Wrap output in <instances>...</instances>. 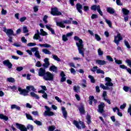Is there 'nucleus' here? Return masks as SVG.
<instances>
[{
    "label": "nucleus",
    "instance_id": "1",
    "mask_svg": "<svg viewBox=\"0 0 131 131\" xmlns=\"http://www.w3.org/2000/svg\"><path fill=\"white\" fill-rule=\"evenodd\" d=\"M74 39L76 40V46L78 47V50L79 51V53L82 56V57H84V51L85 49L83 48V43L82 40L81 39L79 38V37H77V36H75L74 38Z\"/></svg>",
    "mask_w": 131,
    "mask_h": 131
},
{
    "label": "nucleus",
    "instance_id": "2",
    "mask_svg": "<svg viewBox=\"0 0 131 131\" xmlns=\"http://www.w3.org/2000/svg\"><path fill=\"white\" fill-rule=\"evenodd\" d=\"M16 128L20 129V131H27V129H30V130H33V126L32 125L28 124L26 127L25 125L19 124L18 123H16Z\"/></svg>",
    "mask_w": 131,
    "mask_h": 131
},
{
    "label": "nucleus",
    "instance_id": "3",
    "mask_svg": "<svg viewBox=\"0 0 131 131\" xmlns=\"http://www.w3.org/2000/svg\"><path fill=\"white\" fill-rule=\"evenodd\" d=\"M73 124H74V125H75V126L77 127V128H78V129H81V126L82 128H85L86 127V126H85V124H84V122L81 121H79L78 122L75 120L73 121ZM79 124H80L81 126H80Z\"/></svg>",
    "mask_w": 131,
    "mask_h": 131
},
{
    "label": "nucleus",
    "instance_id": "4",
    "mask_svg": "<svg viewBox=\"0 0 131 131\" xmlns=\"http://www.w3.org/2000/svg\"><path fill=\"white\" fill-rule=\"evenodd\" d=\"M54 74L50 72H47L43 78L45 80L53 81V80H54Z\"/></svg>",
    "mask_w": 131,
    "mask_h": 131
},
{
    "label": "nucleus",
    "instance_id": "5",
    "mask_svg": "<svg viewBox=\"0 0 131 131\" xmlns=\"http://www.w3.org/2000/svg\"><path fill=\"white\" fill-rule=\"evenodd\" d=\"M71 21L68 20H65L61 21H56V25L59 27H61V28H65L66 26L65 24H71Z\"/></svg>",
    "mask_w": 131,
    "mask_h": 131
},
{
    "label": "nucleus",
    "instance_id": "6",
    "mask_svg": "<svg viewBox=\"0 0 131 131\" xmlns=\"http://www.w3.org/2000/svg\"><path fill=\"white\" fill-rule=\"evenodd\" d=\"M122 36H121V34L119 33L117 34V35L114 36V42L117 45V46H119V42H120L121 40H122Z\"/></svg>",
    "mask_w": 131,
    "mask_h": 131
},
{
    "label": "nucleus",
    "instance_id": "7",
    "mask_svg": "<svg viewBox=\"0 0 131 131\" xmlns=\"http://www.w3.org/2000/svg\"><path fill=\"white\" fill-rule=\"evenodd\" d=\"M80 115H84L85 114V108L83 103H80V106H77Z\"/></svg>",
    "mask_w": 131,
    "mask_h": 131
},
{
    "label": "nucleus",
    "instance_id": "8",
    "mask_svg": "<svg viewBox=\"0 0 131 131\" xmlns=\"http://www.w3.org/2000/svg\"><path fill=\"white\" fill-rule=\"evenodd\" d=\"M45 108L47 110L44 113L45 116H53L55 114L54 112H51V108L49 106L46 105Z\"/></svg>",
    "mask_w": 131,
    "mask_h": 131
},
{
    "label": "nucleus",
    "instance_id": "9",
    "mask_svg": "<svg viewBox=\"0 0 131 131\" xmlns=\"http://www.w3.org/2000/svg\"><path fill=\"white\" fill-rule=\"evenodd\" d=\"M51 14L53 15V16H60L62 15L61 12H59L57 8H52L51 9Z\"/></svg>",
    "mask_w": 131,
    "mask_h": 131
},
{
    "label": "nucleus",
    "instance_id": "10",
    "mask_svg": "<svg viewBox=\"0 0 131 131\" xmlns=\"http://www.w3.org/2000/svg\"><path fill=\"white\" fill-rule=\"evenodd\" d=\"M105 85H106L107 88L108 86H113V83H112V79L110 78V77H105Z\"/></svg>",
    "mask_w": 131,
    "mask_h": 131
},
{
    "label": "nucleus",
    "instance_id": "11",
    "mask_svg": "<svg viewBox=\"0 0 131 131\" xmlns=\"http://www.w3.org/2000/svg\"><path fill=\"white\" fill-rule=\"evenodd\" d=\"M3 31L6 32L7 35L10 37L11 35H15L14 31L12 29H7L6 28H4Z\"/></svg>",
    "mask_w": 131,
    "mask_h": 131
},
{
    "label": "nucleus",
    "instance_id": "12",
    "mask_svg": "<svg viewBox=\"0 0 131 131\" xmlns=\"http://www.w3.org/2000/svg\"><path fill=\"white\" fill-rule=\"evenodd\" d=\"M18 91L22 96H28V93H29L28 90H26V89H21V88H18Z\"/></svg>",
    "mask_w": 131,
    "mask_h": 131
},
{
    "label": "nucleus",
    "instance_id": "13",
    "mask_svg": "<svg viewBox=\"0 0 131 131\" xmlns=\"http://www.w3.org/2000/svg\"><path fill=\"white\" fill-rule=\"evenodd\" d=\"M47 73V72H46V69L41 68L39 69V71H38V75L39 76H40L41 77H45V75H46V74Z\"/></svg>",
    "mask_w": 131,
    "mask_h": 131
},
{
    "label": "nucleus",
    "instance_id": "14",
    "mask_svg": "<svg viewBox=\"0 0 131 131\" xmlns=\"http://www.w3.org/2000/svg\"><path fill=\"white\" fill-rule=\"evenodd\" d=\"M3 63L5 66H7L9 69H11L13 66V64H12V63L10 62L9 59L4 60Z\"/></svg>",
    "mask_w": 131,
    "mask_h": 131
},
{
    "label": "nucleus",
    "instance_id": "15",
    "mask_svg": "<svg viewBox=\"0 0 131 131\" xmlns=\"http://www.w3.org/2000/svg\"><path fill=\"white\" fill-rule=\"evenodd\" d=\"M105 107V103L101 102L98 105V112L99 113H103L104 112V108Z\"/></svg>",
    "mask_w": 131,
    "mask_h": 131
},
{
    "label": "nucleus",
    "instance_id": "16",
    "mask_svg": "<svg viewBox=\"0 0 131 131\" xmlns=\"http://www.w3.org/2000/svg\"><path fill=\"white\" fill-rule=\"evenodd\" d=\"M61 111L63 117L65 118V119H66L67 118L68 113H67V111H66V108H65V107L62 106L61 107Z\"/></svg>",
    "mask_w": 131,
    "mask_h": 131
},
{
    "label": "nucleus",
    "instance_id": "17",
    "mask_svg": "<svg viewBox=\"0 0 131 131\" xmlns=\"http://www.w3.org/2000/svg\"><path fill=\"white\" fill-rule=\"evenodd\" d=\"M96 64H98V65H106L107 63V62L105 60H102L101 59L96 60Z\"/></svg>",
    "mask_w": 131,
    "mask_h": 131
},
{
    "label": "nucleus",
    "instance_id": "18",
    "mask_svg": "<svg viewBox=\"0 0 131 131\" xmlns=\"http://www.w3.org/2000/svg\"><path fill=\"white\" fill-rule=\"evenodd\" d=\"M45 63L43 64L44 68H48L50 66V62H49V59L46 58L44 59Z\"/></svg>",
    "mask_w": 131,
    "mask_h": 131
},
{
    "label": "nucleus",
    "instance_id": "19",
    "mask_svg": "<svg viewBox=\"0 0 131 131\" xmlns=\"http://www.w3.org/2000/svg\"><path fill=\"white\" fill-rule=\"evenodd\" d=\"M76 8L78 12H79V13H80L81 14H82V11L81 10V9H82V5H81L79 3H78L76 4Z\"/></svg>",
    "mask_w": 131,
    "mask_h": 131
},
{
    "label": "nucleus",
    "instance_id": "20",
    "mask_svg": "<svg viewBox=\"0 0 131 131\" xmlns=\"http://www.w3.org/2000/svg\"><path fill=\"white\" fill-rule=\"evenodd\" d=\"M120 68L122 69H126V71L128 72L129 74L131 75V69L127 68V67L125 66L124 64L120 65Z\"/></svg>",
    "mask_w": 131,
    "mask_h": 131
},
{
    "label": "nucleus",
    "instance_id": "21",
    "mask_svg": "<svg viewBox=\"0 0 131 131\" xmlns=\"http://www.w3.org/2000/svg\"><path fill=\"white\" fill-rule=\"evenodd\" d=\"M0 119L8 121L9 120V117L3 114H0Z\"/></svg>",
    "mask_w": 131,
    "mask_h": 131
},
{
    "label": "nucleus",
    "instance_id": "22",
    "mask_svg": "<svg viewBox=\"0 0 131 131\" xmlns=\"http://www.w3.org/2000/svg\"><path fill=\"white\" fill-rule=\"evenodd\" d=\"M106 11L107 13H109V14H111V15H113V14L115 13V10H114V9L111 7H108L106 9Z\"/></svg>",
    "mask_w": 131,
    "mask_h": 131
},
{
    "label": "nucleus",
    "instance_id": "23",
    "mask_svg": "<svg viewBox=\"0 0 131 131\" xmlns=\"http://www.w3.org/2000/svg\"><path fill=\"white\" fill-rule=\"evenodd\" d=\"M52 25H46V27L47 28V29H48V30H49V31H50L52 33V34H55V31L54 30V29H53L52 28Z\"/></svg>",
    "mask_w": 131,
    "mask_h": 131
},
{
    "label": "nucleus",
    "instance_id": "24",
    "mask_svg": "<svg viewBox=\"0 0 131 131\" xmlns=\"http://www.w3.org/2000/svg\"><path fill=\"white\" fill-rule=\"evenodd\" d=\"M86 119L87 120L86 123L89 125L92 123V117H91V115L88 114L86 117Z\"/></svg>",
    "mask_w": 131,
    "mask_h": 131
},
{
    "label": "nucleus",
    "instance_id": "25",
    "mask_svg": "<svg viewBox=\"0 0 131 131\" xmlns=\"http://www.w3.org/2000/svg\"><path fill=\"white\" fill-rule=\"evenodd\" d=\"M26 90L29 92H30V91H32L33 92H35V91H36V89L34 88V86H33V85L27 86L26 87Z\"/></svg>",
    "mask_w": 131,
    "mask_h": 131
},
{
    "label": "nucleus",
    "instance_id": "26",
    "mask_svg": "<svg viewBox=\"0 0 131 131\" xmlns=\"http://www.w3.org/2000/svg\"><path fill=\"white\" fill-rule=\"evenodd\" d=\"M49 70H50V71H53V72H55V73H57L58 71V69L55 66H51Z\"/></svg>",
    "mask_w": 131,
    "mask_h": 131
},
{
    "label": "nucleus",
    "instance_id": "27",
    "mask_svg": "<svg viewBox=\"0 0 131 131\" xmlns=\"http://www.w3.org/2000/svg\"><path fill=\"white\" fill-rule=\"evenodd\" d=\"M11 109H16L18 111H20V110H21V107L16 104H12L11 106Z\"/></svg>",
    "mask_w": 131,
    "mask_h": 131
},
{
    "label": "nucleus",
    "instance_id": "28",
    "mask_svg": "<svg viewBox=\"0 0 131 131\" xmlns=\"http://www.w3.org/2000/svg\"><path fill=\"white\" fill-rule=\"evenodd\" d=\"M80 85L82 88H86V80L82 79Z\"/></svg>",
    "mask_w": 131,
    "mask_h": 131
},
{
    "label": "nucleus",
    "instance_id": "29",
    "mask_svg": "<svg viewBox=\"0 0 131 131\" xmlns=\"http://www.w3.org/2000/svg\"><path fill=\"white\" fill-rule=\"evenodd\" d=\"M39 47H40L41 48H51V46L48 43L45 44H39Z\"/></svg>",
    "mask_w": 131,
    "mask_h": 131
},
{
    "label": "nucleus",
    "instance_id": "30",
    "mask_svg": "<svg viewBox=\"0 0 131 131\" xmlns=\"http://www.w3.org/2000/svg\"><path fill=\"white\" fill-rule=\"evenodd\" d=\"M122 11L123 14H124V15H125V16H127V15H128V13H129V10L125 8H123L122 9Z\"/></svg>",
    "mask_w": 131,
    "mask_h": 131
},
{
    "label": "nucleus",
    "instance_id": "31",
    "mask_svg": "<svg viewBox=\"0 0 131 131\" xmlns=\"http://www.w3.org/2000/svg\"><path fill=\"white\" fill-rule=\"evenodd\" d=\"M31 97L32 98H35L36 99H39V97L36 94L34 93V92H31L30 93Z\"/></svg>",
    "mask_w": 131,
    "mask_h": 131
},
{
    "label": "nucleus",
    "instance_id": "32",
    "mask_svg": "<svg viewBox=\"0 0 131 131\" xmlns=\"http://www.w3.org/2000/svg\"><path fill=\"white\" fill-rule=\"evenodd\" d=\"M42 51L43 52V53H44V54H46V55H51V54H52V52H51V51L47 49H42Z\"/></svg>",
    "mask_w": 131,
    "mask_h": 131
},
{
    "label": "nucleus",
    "instance_id": "33",
    "mask_svg": "<svg viewBox=\"0 0 131 131\" xmlns=\"http://www.w3.org/2000/svg\"><path fill=\"white\" fill-rule=\"evenodd\" d=\"M88 77L89 78H90L91 82H92V83H95V82H96V80H95V78L94 77V76L92 75H89Z\"/></svg>",
    "mask_w": 131,
    "mask_h": 131
},
{
    "label": "nucleus",
    "instance_id": "34",
    "mask_svg": "<svg viewBox=\"0 0 131 131\" xmlns=\"http://www.w3.org/2000/svg\"><path fill=\"white\" fill-rule=\"evenodd\" d=\"M38 37H39V31L37 30V33L35 34L33 38L34 39H38Z\"/></svg>",
    "mask_w": 131,
    "mask_h": 131
},
{
    "label": "nucleus",
    "instance_id": "35",
    "mask_svg": "<svg viewBox=\"0 0 131 131\" xmlns=\"http://www.w3.org/2000/svg\"><path fill=\"white\" fill-rule=\"evenodd\" d=\"M40 35H42L43 36H45L46 35H48V33L46 32V31H43V29H41L40 30Z\"/></svg>",
    "mask_w": 131,
    "mask_h": 131
},
{
    "label": "nucleus",
    "instance_id": "36",
    "mask_svg": "<svg viewBox=\"0 0 131 131\" xmlns=\"http://www.w3.org/2000/svg\"><path fill=\"white\" fill-rule=\"evenodd\" d=\"M56 129L55 125L49 126L48 127V131H54Z\"/></svg>",
    "mask_w": 131,
    "mask_h": 131
},
{
    "label": "nucleus",
    "instance_id": "37",
    "mask_svg": "<svg viewBox=\"0 0 131 131\" xmlns=\"http://www.w3.org/2000/svg\"><path fill=\"white\" fill-rule=\"evenodd\" d=\"M99 7H100V6H97V5H93L91 7V10H92V11H98V8H99Z\"/></svg>",
    "mask_w": 131,
    "mask_h": 131
},
{
    "label": "nucleus",
    "instance_id": "38",
    "mask_svg": "<svg viewBox=\"0 0 131 131\" xmlns=\"http://www.w3.org/2000/svg\"><path fill=\"white\" fill-rule=\"evenodd\" d=\"M26 116L27 119H29V120H33V118H32V116L30 114L26 113Z\"/></svg>",
    "mask_w": 131,
    "mask_h": 131
},
{
    "label": "nucleus",
    "instance_id": "39",
    "mask_svg": "<svg viewBox=\"0 0 131 131\" xmlns=\"http://www.w3.org/2000/svg\"><path fill=\"white\" fill-rule=\"evenodd\" d=\"M97 52L99 56H102L103 55H104V52L100 48L98 49Z\"/></svg>",
    "mask_w": 131,
    "mask_h": 131
},
{
    "label": "nucleus",
    "instance_id": "40",
    "mask_svg": "<svg viewBox=\"0 0 131 131\" xmlns=\"http://www.w3.org/2000/svg\"><path fill=\"white\" fill-rule=\"evenodd\" d=\"M123 90L124 91H125V92H129V93L130 92V91H131L130 88L126 86H124L123 87Z\"/></svg>",
    "mask_w": 131,
    "mask_h": 131
},
{
    "label": "nucleus",
    "instance_id": "41",
    "mask_svg": "<svg viewBox=\"0 0 131 131\" xmlns=\"http://www.w3.org/2000/svg\"><path fill=\"white\" fill-rule=\"evenodd\" d=\"M53 59L58 62H61V59L57 55H53Z\"/></svg>",
    "mask_w": 131,
    "mask_h": 131
},
{
    "label": "nucleus",
    "instance_id": "42",
    "mask_svg": "<svg viewBox=\"0 0 131 131\" xmlns=\"http://www.w3.org/2000/svg\"><path fill=\"white\" fill-rule=\"evenodd\" d=\"M34 55L36 57V58H38V59H40V55L39 54V51H36V52H35Z\"/></svg>",
    "mask_w": 131,
    "mask_h": 131
},
{
    "label": "nucleus",
    "instance_id": "43",
    "mask_svg": "<svg viewBox=\"0 0 131 131\" xmlns=\"http://www.w3.org/2000/svg\"><path fill=\"white\" fill-rule=\"evenodd\" d=\"M34 123L37 124V125H39V126L42 125V123L41 122H40V121L35 120L34 121Z\"/></svg>",
    "mask_w": 131,
    "mask_h": 131
},
{
    "label": "nucleus",
    "instance_id": "44",
    "mask_svg": "<svg viewBox=\"0 0 131 131\" xmlns=\"http://www.w3.org/2000/svg\"><path fill=\"white\" fill-rule=\"evenodd\" d=\"M100 87L101 88V89H103V90H109V88L107 86H105L104 84L101 83L100 84Z\"/></svg>",
    "mask_w": 131,
    "mask_h": 131
},
{
    "label": "nucleus",
    "instance_id": "45",
    "mask_svg": "<svg viewBox=\"0 0 131 131\" xmlns=\"http://www.w3.org/2000/svg\"><path fill=\"white\" fill-rule=\"evenodd\" d=\"M7 81H8V82H12V83L15 82V79L12 77L8 78Z\"/></svg>",
    "mask_w": 131,
    "mask_h": 131
},
{
    "label": "nucleus",
    "instance_id": "46",
    "mask_svg": "<svg viewBox=\"0 0 131 131\" xmlns=\"http://www.w3.org/2000/svg\"><path fill=\"white\" fill-rule=\"evenodd\" d=\"M96 73L98 74H105V72H104V71L100 69H97V70L96 71Z\"/></svg>",
    "mask_w": 131,
    "mask_h": 131
},
{
    "label": "nucleus",
    "instance_id": "47",
    "mask_svg": "<svg viewBox=\"0 0 131 131\" xmlns=\"http://www.w3.org/2000/svg\"><path fill=\"white\" fill-rule=\"evenodd\" d=\"M9 89H11V90H12V91L13 92H16V91H17V87H16V86L14 85V86H9Z\"/></svg>",
    "mask_w": 131,
    "mask_h": 131
},
{
    "label": "nucleus",
    "instance_id": "48",
    "mask_svg": "<svg viewBox=\"0 0 131 131\" xmlns=\"http://www.w3.org/2000/svg\"><path fill=\"white\" fill-rule=\"evenodd\" d=\"M106 60H107L110 62H113V61H114L113 58H112V57L111 56H110V55L106 56Z\"/></svg>",
    "mask_w": 131,
    "mask_h": 131
},
{
    "label": "nucleus",
    "instance_id": "49",
    "mask_svg": "<svg viewBox=\"0 0 131 131\" xmlns=\"http://www.w3.org/2000/svg\"><path fill=\"white\" fill-rule=\"evenodd\" d=\"M62 38L63 41H67L68 40V37L66 35H63Z\"/></svg>",
    "mask_w": 131,
    "mask_h": 131
},
{
    "label": "nucleus",
    "instance_id": "50",
    "mask_svg": "<svg viewBox=\"0 0 131 131\" xmlns=\"http://www.w3.org/2000/svg\"><path fill=\"white\" fill-rule=\"evenodd\" d=\"M73 89H74V91L76 93H78V92H79V90H80V89L79 88V86H74Z\"/></svg>",
    "mask_w": 131,
    "mask_h": 131
},
{
    "label": "nucleus",
    "instance_id": "51",
    "mask_svg": "<svg viewBox=\"0 0 131 131\" xmlns=\"http://www.w3.org/2000/svg\"><path fill=\"white\" fill-rule=\"evenodd\" d=\"M31 52H33V53H36V52L38 51V48L37 47H34L31 49Z\"/></svg>",
    "mask_w": 131,
    "mask_h": 131
},
{
    "label": "nucleus",
    "instance_id": "52",
    "mask_svg": "<svg viewBox=\"0 0 131 131\" xmlns=\"http://www.w3.org/2000/svg\"><path fill=\"white\" fill-rule=\"evenodd\" d=\"M43 21L45 24H47L48 23V16L45 15V16L43 18Z\"/></svg>",
    "mask_w": 131,
    "mask_h": 131
},
{
    "label": "nucleus",
    "instance_id": "53",
    "mask_svg": "<svg viewBox=\"0 0 131 131\" xmlns=\"http://www.w3.org/2000/svg\"><path fill=\"white\" fill-rule=\"evenodd\" d=\"M105 22L106 23H107V24H108L110 27H111V26H112V23H111V21H110V20L106 19Z\"/></svg>",
    "mask_w": 131,
    "mask_h": 131
},
{
    "label": "nucleus",
    "instance_id": "54",
    "mask_svg": "<svg viewBox=\"0 0 131 131\" xmlns=\"http://www.w3.org/2000/svg\"><path fill=\"white\" fill-rule=\"evenodd\" d=\"M99 68H98V67L96 66V67H93L92 69H91V71H92V72H96V71L97 72V70H98V69Z\"/></svg>",
    "mask_w": 131,
    "mask_h": 131
},
{
    "label": "nucleus",
    "instance_id": "55",
    "mask_svg": "<svg viewBox=\"0 0 131 131\" xmlns=\"http://www.w3.org/2000/svg\"><path fill=\"white\" fill-rule=\"evenodd\" d=\"M95 36L96 40H97L98 41H100V40H101V37H100V36H99V35L95 34Z\"/></svg>",
    "mask_w": 131,
    "mask_h": 131
},
{
    "label": "nucleus",
    "instance_id": "56",
    "mask_svg": "<svg viewBox=\"0 0 131 131\" xmlns=\"http://www.w3.org/2000/svg\"><path fill=\"white\" fill-rule=\"evenodd\" d=\"M97 12H98V13L100 16H103V12H102V11H101L100 7H98Z\"/></svg>",
    "mask_w": 131,
    "mask_h": 131
},
{
    "label": "nucleus",
    "instance_id": "57",
    "mask_svg": "<svg viewBox=\"0 0 131 131\" xmlns=\"http://www.w3.org/2000/svg\"><path fill=\"white\" fill-rule=\"evenodd\" d=\"M114 59H115V63H116V64H122V62L121 61V60H117L115 58Z\"/></svg>",
    "mask_w": 131,
    "mask_h": 131
},
{
    "label": "nucleus",
    "instance_id": "58",
    "mask_svg": "<svg viewBox=\"0 0 131 131\" xmlns=\"http://www.w3.org/2000/svg\"><path fill=\"white\" fill-rule=\"evenodd\" d=\"M23 31L24 33H27V32H28V31H29L28 29L26 27H24Z\"/></svg>",
    "mask_w": 131,
    "mask_h": 131
},
{
    "label": "nucleus",
    "instance_id": "59",
    "mask_svg": "<svg viewBox=\"0 0 131 131\" xmlns=\"http://www.w3.org/2000/svg\"><path fill=\"white\" fill-rule=\"evenodd\" d=\"M7 10H5L4 9H2L1 11L2 15H7Z\"/></svg>",
    "mask_w": 131,
    "mask_h": 131
},
{
    "label": "nucleus",
    "instance_id": "60",
    "mask_svg": "<svg viewBox=\"0 0 131 131\" xmlns=\"http://www.w3.org/2000/svg\"><path fill=\"white\" fill-rule=\"evenodd\" d=\"M36 67H41V63H40V61H38L35 64Z\"/></svg>",
    "mask_w": 131,
    "mask_h": 131
},
{
    "label": "nucleus",
    "instance_id": "61",
    "mask_svg": "<svg viewBox=\"0 0 131 131\" xmlns=\"http://www.w3.org/2000/svg\"><path fill=\"white\" fill-rule=\"evenodd\" d=\"M124 43H125L126 47L127 48V49H129L130 48V46H129V43H128V42L127 41L125 40Z\"/></svg>",
    "mask_w": 131,
    "mask_h": 131
},
{
    "label": "nucleus",
    "instance_id": "62",
    "mask_svg": "<svg viewBox=\"0 0 131 131\" xmlns=\"http://www.w3.org/2000/svg\"><path fill=\"white\" fill-rule=\"evenodd\" d=\"M34 46H36V43L34 42H30L28 43V47H34Z\"/></svg>",
    "mask_w": 131,
    "mask_h": 131
},
{
    "label": "nucleus",
    "instance_id": "63",
    "mask_svg": "<svg viewBox=\"0 0 131 131\" xmlns=\"http://www.w3.org/2000/svg\"><path fill=\"white\" fill-rule=\"evenodd\" d=\"M102 96L104 99H106V98H107V92L103 91Z\"/></svg>",
    "mask_w": 131,
    "mask_h": 131
},
{
    "label": "nucleus",
    "instance_id": "64",
    "mask_svg": "<svg viewBox=\"0 0 131 131\" xmlns=\"http://www.w3.org/2000/svg\"><path fill=\"white\" fill-rule=\"evenodd\" d=\"M125 107H126V103H123L122 105H121L120 106V109H121L122 110H123V109H124V108H125Z\"/></svg>",
    "mask_w": 131,
    "mask_h": 131
}]
</instances>
